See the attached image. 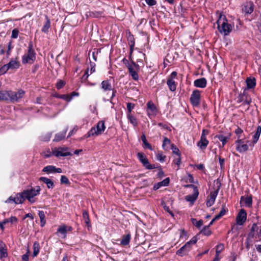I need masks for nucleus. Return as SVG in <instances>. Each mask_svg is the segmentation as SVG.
<instances>
[{"label":"nucleus","instance_id":"20","mask_svg":"<svg viewBox=\"0 0 261 261\" xmlns=\"http://www.w3.org/2000/svg\"><path fill=\"white\" fill-rule=\"evenodd\" d=\"M252 199L251 196H242L241 198V203L246 207L252 205Z\"/></svg>","mask_w":261,"mask_h":261},{"label":"nucleus","instance_id":"41","mask_svg":"<svg viewBox=\"0 0 261 261\" xmlns=\"http://www.w3.org/2000/svg\"><path fill=\"white\" fill-rule=\"evenodd\" d=\"M156 159L158 161L161 162H163L165 161L166 156L163 153V152L161 151H159L157 152L156 154Z\"/></svg>","mask_w":261,"mask_h":261},{"label":"nucleus","instance_id":"3","mask_svg":"<svg viewBox=\"0 0 261 261\" xmlns=\"http://www.w3.org/2000/svg\"><path fill=\"white\" fill-rule=\"evenodd\" d=\"M217 22L219 32L224 37L226 36L228 33V23L226 16L220 14Z\"/></svg>","mask_w":261,"mask_h":261},{"label":"nucleus","instance_id":"42","mask_svg":"<svg viewBox=\"0 0 261 261\" xmlns=\"http://www.w3.org/2000/svg\"><path fill=\"white\" fill-rule=\"evenodd\" d=\"M141 139H142V141L144 145L145 146V147L146 148H148L149 149H150L151 150H152V148L151 146L150 145V144L149 143H148L147 142L145 135H144V134L142 135V136H141Z\"/></svg>","mask_w":261,"mask_h":261},{"label":"nucleus","instance_id":"25","mask_svg":"<svg viewBox=\"0 0 261 261\" xmlns=\"http://www.w3.org/2000/svg\"><path fill=\"white\" fill-rule=\"evenodd\" d=\"M8 64L10 69H15L19 68L20 66L19 62L17 59H11Z\"/></svg>","mask_w":261,"mask_h":261},{"label":"nucleus","instance_id":"8","mask_svg":"<svg viewBox=\"0 0 261 261\" xmlns=\"http://www.w3.org/2000/svg\"><path fill=\"white\" fill-rule=\"evenodd\" d=\"M53 154L56 157L66 156L71 155L66 147H55L53 149Z\"/></svg>","mask_w":261,"mask_h":261},{"label":"nucleus","instance_id":"35","mask_svg":"<svg viewBox=\"0 0 261 261\" xmlns=\"http://www.w3.org/2000/svg\"><path fill=\"white\" fill-rule=\"evenodd\" d=\"M66 232L67 229L65 225H62L59 227L57 233H61L62 235V238H65L66 237Z\"/></svg>","mask_w":261,"mask_h":261},{"label":"nucleus","instance_id":"31","mask_svg":"<svg viewBox=\"0 0 261 261\" xmlns=\"http://www.w3.org/2000/svg\"><path fill=\"white\" fill-rule=\"evenodd\" d=\"M83 218L85 221L87 227L89 228L91 227L90 221L89 217L87 211H83Z\"/></svg>","mask_w":261,"mask_h":261},{"label":"nucleus","instance_id":"50","mask_svg":"<svg viewBox=\"0 0 261 261\" xmlns=\"http://www.w3.org/2000/svg\"><path fill=\"white\" fill-rule=\"evenodd\" d=\"M51 136V134L50 133H48L43 136L42 137L41 140L43 141H48Z\"/></svg>","mask_w":261,"mask_h":261},{"label":"nucleus","instance_id":"39","mask_svg":"<svg viewBox=\"0 0 261 261\" xmlns=\"http://www.w3.org/2000/svg\"><path fill=\"white\" fill-rule=\"evenodd\" d=\"M171 146V141L167 138H164L162 147L164 150H168L169 148V146Z\"/></svg>","mask_w":261,"mask_h":261},{"label":"nucleus","instance_id":"33","mask_svg":"<svg viewBox=\"0 0 261 261\" xmlns=\"http://www.w3.org/2000/svg\"><path fill=\"white\" fill-rule=\"evenodd\" d=\"M38 215L39 216V218L40 219V223H41V226L43 227L46 223L45 218V214L43 211H40L38 212Z\"/></svg>","mask_w":261,"mask_h":261},{"label":"nucleus","instance_id":"5","mask_svg":"<svg viewBox=\"0 0 261 261\" xmlns=\"http://www.w3.org/2000/svg\"><path fill=\"white\" fill-rule=\"evenodd\" d=\"M250 141L244 140L243 139H239L235 142L236 150L240 153L244 152L249 150Z\"/></svg>","mask_w":261,"mask_h":261},{"label":"nucleus","instance_id":"51","mask_svg":"<svg viewBox=\"0 0 261 261\" xmlns=\"http://www.w3.org/2000/svg\"><path fill=\"white\" fill-rule=\"evenodd\" d=\"M43 155L45 158H48L51 156L53 154V151H51L49 149L45 150L43 153Z\"/></svg>","mask_w":261,"mask_h":261},{"label":"nucleus","instance_id":"37","mask_svg":"<svg viewBox=\"0 0 261 261\" xmlns=\"http://www.w3.org/2000/svg\"><path fill=\"white\" fill-rule=\"evenodd\" d=\"M127 117L129 120V122L134 126H136L138 124V122L135 117H134L131 113L127 114Z\"/></svg>","mask_w":261,"mask_h":261},{"label":"nucleus","instance_id":"62","mask_svg":"<svg viewBox=\"0 0 261 261\" xmlns=\"http://www.w3.org/2000/svg\"><path fill=\"white\" fill-rule=\"evenodd\" d=\"M10 222L11 223H16L17 222V219L14 216H12L9 218Z\"/></svg>","mask_w":261,"mask_h":261},{"label":"nucleus","instance_id":"36","mask_svg":"<svg viewBox=\"0 0 261 261\" xmlns=\"http://www.w3.org/2000/svg\"><path fill=\"white\" fill-rule=\"evenodd\" d=\"M40 245L37 242H34L33 244V256H36L39 252Z\"/></svg>","mask_w":261,"mask_h":261},{"label":"nucleus","instance_id":"54","mask_svg":"<svg viewBox=\"0 0 261 261\" xmlns=\"http://www.w3.org/2000/svg\"><path fill=\"white\" fill-rule=\"evenodd\" d=\"M135 105L131 103H127V109L128 111L127 113H130L132 110L134 108Z\"/></svg>","mask_w":261,"mask_h":261},{"label":"nucleus","instance_id":"53","mask_svg":"<svg viewBox=\"0 0 261 261\" xmlns=\"http://www.w3.org/2000/svg\"><path fill=\"white\" fill-rule=\"evenodd\" d=\"M234 132H235V134L238 136V139H240L241 135L243 133V130L242 129H241L240 128L238 127L236 129Z\"/></svg>","mask_w":261,"mask_h":261},{"label":"nucleus","instance_id":"47","mask_svg":"<svg viewBox=\"0 0 261 261\" xmlns=\"http://www.w3.org/2000/svg\"><path fill=\"white\" fill-rule=\"evenodd\" d=\"M9 69V66H8V64H6L2 66L0 68V74H5Z\"/></svg>","mask_w":261,"mask_h":261},{"label":"nucleus","instance_id":"6","mask_svg":"<svg viewBox=\"0 0 261 261\" xmlns=\"http://www.w3.org/2000/svg\"><path fill=\"white\" fill-rule=\"evenodd\" d=\"M197 239L196 237H193L190 241L186 243L185 245L181 247L176 252V254L180 256L186 255L192 248V245L196 244Z\"/></svg>","mask_w":261,"mask_h":261},{"label":"nucleus","instance_id":"64","mask_svg":"<svg viewBox=\"0 0 261 261\" xmlns=\"http://www.w3.org/2000/svg\"><path fill=\"white\" fill-rule=\"evenodd\" d=\"M95 65L94 63L92 65L91 64V69H90V74H92L93 72H95Z\"/></svg>","mask_w":261,"mask_h":261},{"label":"nucleus","instance_id":"26","mask_svg":"<svg viewBox=\"0 0 261 261\" xmlns=\"http://www.w3.org/2000/svg\"><path fill=\"white\" fill-rule=\"evenodd\" d=\"M39 179L40 181H43V182L46 184L48 189H52L54 187V182L51 179L47 177H40Z\"/></svg>","mask_w":261,"mask_h":261},{"label":"nucleus","instance_id":"46","mask_svg":"<svg viewBox=\"0 0 261 261\" xmlns=\"http://www.w3.org/2000/svg\"><path fill=\"white\" fill-rule=\"evenodd\" d=\"M171 149L173 153L176 154L177 156H180L179 149L173 144H171Z\"/></svg>","mask_w":261,"mask_h":261},{"label":"nucleus","instance_id":"13","mask_svg":"<svg viewBox=\"0 0 261 261\" xmlns=\"http://www.w3.org/2000/svg\"><path fill=\"white\" fill-rule=\"evenodd\" d=\"M137 156L140 161L142 163L143 166L148 169H152L155 168L153 165H150L148 162V159L145 157L143 153L139 152L137 154Z\"/></svg>","mask_w":261,"mask_h":261},{"label":"nucleus","instance_id":"61","mask_svg":"<svg viewBox=\"0 0 261 261\" xmlns=\"http://www.w3.org/2000/svg\"><path fill=\"white\" fill-rule=\"evenodd\" d=\"M219 164L221 169H223L224 167V159L219 158Z\"/></svg>","mask_w":261,"mask_h":261},{"label":"nucleus","instance_id":"59","mask_svg":"<svg viewBox=\"0 0 261 261\" xmlns=\"http://www.w3.org/2000/svg\"><path fill=\"white\" fill-rule=\"evenodd\" d=\"M61 97L67 101H70L72 99V96L68 95H63Z\"/></svg>","mask_w":261,"mask_h":261},{"label":"nucleus","instance_id":"29","mask_svg":"<svg viewBox=\"0 0 261 261\" xmlns=\"http://www.w3.org/2000/svg\"><path fill=\"white\" fill-rule=\"evenodd\" d=\"M101 88L104 91H110L112 90V86L108 81H103L101 84Z\"/></svg>","mask_w":261,"mask_h":261},{"label":"nucleus","instance_id":"22","mask_svg":"<svg viewBox=\"0 0 261 261\" xmlns=\"http://www.w3.org/2000/svg\"><path fill=\"white\" fill-rule=\"evenodd\" d=\"M247 89H253L256 85V80L253 77H248L246 80Z\"/></svg>","mask_w":261,"mask_h":261},{"label":"nucleus","instance_id":"56","mask_svg":"<svg viewBox=\"0 0 261 261\" xmlns=\"http://www.w3.org/2000/svg\"><path fill=\"white\" fill-rule=\"evenodd\" d=\"M145 2L146 4L150 6H154L156 4L155 0H145Z\"/></svg>","mask_w":261,"mask_h":261},{"label":"nucleus","instance_id":"48","mask_svg":"<svg viewBox=\"0 0 261 261\" xmlns=\"http://www.w3.org/2000/svg\"><path fill=\"white\" fill-rule=\"evenodd\" d=\"M219 140L222 142L223 146H224L227 142V137L222 135H218L217 136Z\"/></svg>","mask_w":261,"mask_h":261},{"label":"nucleus","instance_id":"43","mask_svg":"<svg viewBox=\"0 0 261 261\" xmlns=\"http://www.w3.org/2000/svg\"><path fill=\"white\" fill-rule=\"evenodd\" d=\"M238 101L239 102H243V105H249L251 101L250 98H247L246 100H244V95H240L239 96Z\"/></svg>","mask_w":261,"mask_h":261},{"label":"nucleus","instance_id":"32","mask_svg":"<svg viewBox=\"0 0 261 261\" xmlns=\"http://www.w3.org/2000/svg\"><path fill=\"white\" fill-rule=\"evenodd\" d=\"M167 84L171 91H174L176 90V85L173 79H168Z\"/></svg>","mask_w":261,"mask_h":261},{"label":"nucleus","instance_id":"10","mask_svg":"<svg viewBox=\"0 0 261 261\" xmlns=\"http://www.w3.org/2000/svg\"><path fill=\"white\" fill-rule=\"evenodd\" d=\"M216 184L218 188L214 191L211 192L210 195L208 196L206 200V205L207 206H211L214 204L217 196L220 184L218 181H216Z\"/></svg>","mask_w":261,"mask_h":261},{"label":"nucleus","instance_id":"60","mask_svg":"<svg viewBox=\"0 0 261 261\" xmlns=\"http://www.w3.org/2000/svg\"><path fill=\"white\" fill-rule=\"evenodd\" d=\"M65 85V83L62 81H59L56 85V87L58 89H61Z\"/></svg>","mask_w":261,"mask_h":261},{"label":"nucleus","instance_id":"11","mask_svg":"<svg viewBox=\"0 0 261 261\" xmlns=\"http://www.w3.org/2000/svg\"><path fill=\"white\" fill-rule=\"evenodd\" d=\"M26 199L25 196L23 195V191L21 193H18L14 198L10 197L6 201V203L14 202L16 204L22 203Z\"/></svg>","mask_w":261,"mask_h":261},{"label":"nucleus","instance_id":"63","mask_svg":"<svg viewBox=\"0 0 261 261\" xmlns=\"http://www.w3.org/2000/svg\"><path fill=\"white\" fill-rule=\"evenodd\" d=\"M196 167L198 169L201 170H203L204 169V165L203 164H201L196 165Z\"/></svg>","mask_w":261,"mask_h":261},{"label":"nucleus","instance_id":"21","mask_svg":"<svg viewBox=\"0 0 261 261\" xmlns=\"http://www.w3.org/2000/svg\"><path fill=\"white\" fill-rule=\"evenodd\" d=\"M207 81L205 78L202 77L196 80L194 82V85L196 87L204 88L206 87Z\"/></svg>","mask_w":261,"mask_h":261},{"label":"nucleus","instance_id":"15","mask_svg":"<svg viewBox=\"0 0 261 261\" xmlns=\"http://www.w3.org/2000/svg\"><path fill=\"white\" fill-rule=\"evenodd\" d=\"M136 64L134 63L132 64L127 63V67L128 69L129 74L134 80H137L139 78L138 74L136 71Z\"/></svg>","mask_w":261,"mask_h":261},{"label":"nucleus","instance_id":"58","mask_svg":"<svg viewBox=\"0 0 261 261\" xmlns=\"http://www.w3.org/2000/svg\"><path fill=\"white\" fill-rule=\"evenodd\" d=\"M29 251L28 250L27 252L22 256V259L23 261H29Z\"/></svg>","mask_w":261,"mask_h":261},{"label":"nucleus","instance_id":"12","mask_svg":"<svg viewBox=\"0 0 261 261\" xmlns=\"http://www.w3.org/2000/svg\"><path fill=\"white\" fill-rule=\"evenodd\" d=\"M24 94V91L22 90H19L16 92L10 91V101L13 102L18 101Z\"/></svg>","mask_w":261,"mask_h":261},{"label":"nucleus","instance_id":"45","mask_svg":"<svg viewBox=\"0 0 261 261\" xmlns=\"http://www.w3.org/2000/svg\"><path fill=\"white\" fill-rule=\"evenodd\" d=\"M224 249V246L223 244H220L218 245L216 247V254L220 255V253L222 252Z\"/></svg>","mask_w":261,"mask_h":261},{"label":"nucleus","instance_id":"40","mask_svg":"<svg viewBox=\"0 0 261 261\" xmlns=\"http://www.w3.org/2000/svg\"><path fill=\"white\" fill-rule=\"evenodd\" d=\"M226 213V211L225 210H221V211L220 212V213L218 215H217L215 218L213 219V220L211 221V222L210 223V225H211L213 224L214 222L215 221L219 219L221 217H222Z\"/></svg>","mask_w":261,"mask_h":261},{"label":"nucleus","instance_id":"52","mask_svg":"<svg viewBox=\"0 0 261 261\" xmlns=\"http://www.w3.org/2000/svg\"><path fill=\"white\" fill-rule=\"evenodd\" d=\"M61 182L62 184H68L69 183V180L65 175H62L61 178Z\"/></svg>","mask_w":261,"mask_h":261},{"label":"nucleus","instance_id":"7","mask_svg":"<svg viewBox=\"0 0 261 261\" xmlns=\"http://www.w3.org/2000/svg\"><path fill=\"white\" fill-rule=\"evenodd\" d=\"M36 59L35 53L32 48V45L30 44L28 47V53L24 55L22 57V63H33Z\"/></svg>","mask_w":261,"mask_h":261},{"label":"nucleus","instance_id":"14","mask_svg":"<svg viewBox=\"0 0 261 261\" xmlns=\"http://www.w3.org/2000/svg\"><path fill=\"white\" fill-rule=\"evenodd\" d=\"M254 10V4L252 2H247L244 4L242 11L245 15L250 14Z\"/></svg>","mask_w":261,"mask_h":261},{"label":"nucleus","instance_id":"30","mask_svg":"<svg viewBox=\"0 0 261 261\" xmlns=\"http://www.w3.org/2000/svg\"><path fill=\"white\" fill-rule=\"evenodd\" d=\"M130 240V234H127L123 236L122 238L120 244L123 246L127 245L129 244Z\"/></svg>","mask_w":261,"mask_h":261},{"label":"nucleus","instance_id":"1","mask_svg":"<svg viewBox=\"0 0 261 261\" xmlns=\"http://www.w3.org/2000/svg\"><path fill=\"white\" fill-rule=\"evenodd\" d=\"M247 214L245 211L241 209L236 217V223L231 225V231L232 232H237L241 229L246 221Z\"/></svg>","mask_w":261,"mask_h":261},{"label":"nucleus","instance_id":"4","mask_svg":"<svg viewBox=\"0 0 261 261\" xmlns=\"http://www.w3.org/2000/svg\"><path fill=\"white\" fill-rule=\"evenodd\" d=\"M41 188L39 186L32 188L31 189L23 191V195L30 202L34 203L36 201L35 196L40 194Z\"/></svg>","mask_w":261,"mask_h":261},{"label":"nucleus","instance_id":"49","mask_svg":"<svg viewBox=\"0 0 261 261\" xmlns=\"http://www.w3.org/2000/svg\"><path fill=\"white\" fill-rule=\"evenodd\" d=\"M18 33L19 31L17 29H15L13 30L12 32L11 38H17L18 37Z\"/></svg>","mask_w":261,"mask_h":261},{"label":"nucleus","instance_id":"16","mask_svg":"<svg viewBox=\"0 0 261 261\" xmlns=\"http://www.w3.org/2000/svg\"><path fill=\"white\" fill-rule=\"evenodd\" d=\"M147 113L149 117L154 116L156 114L157 109L154 104L151 102L149 101L147 103Z\"/></svg>","mask_w":261,"mask_h":261},{"label":"nucleus","instance_id":"28","mask_svg":"<svg viewBox=\"0 0 261 261\" xmlns=\"http://www.w3.org/2000/svg\"><path fill=\"white\" fill-rule=\"evenodd\" d=\"M66 134V131H63L57 134L53 140L55 142H59L63 139H64Z\"/></svg>","mask_w":261,"mask_h":261},{"label":"nucleus","instance_id":"38","mask_svg":"<svg viewBox=\"0 0 261 261\" xmlns=\"http://www.w3.org/2000/svg\"><path fill=\"white\" fill-rule=\"evenodd\" d=\"M46 21L41 30V31L44 33L47 32L50 27V22L49 18L47 17H46Z\"/></svg>","mask_w":261,"mask_h":261},{"label":"nucleus","instance_id":"34","mask_svg":"<svg viewBox=\"0 0 261 261\" xmlns=\"http://www.w3.org/2000/svg\"><path fill=\"white\" fill-rule=\"evenodd\" d=\"M7 256V250L5 248L4 244L0 243V257H6Z\"/></svg>","mask_w":261,"mask_h":261},{"label":"nucleus","instance_id":"44","mask_svg":"<svg viewBox=\"0 0 261 261\" xmlns=\"http://www.w3.org/2000/svg\"><path fill=\"white\" fill-rule=\"evenodd\" d=\"M210 224L207 226H204L201 232L205 236H210L211 234V231L209 229Z\"/></svg>","mask_w":261,"mask_h":261},{"label":"nucleus","instance_id":"27","mask_svg":"<svg viewBox=\"0 0 261 261\" xmlns=\"http://www.w3.org/2000/svg\"><path fill=\"white\" fill-rule=\"evenodd\" d=\"M169 183V178H166L163 181L159 182L157 183L156 184H155L153 187V189L154 190H156L159 189L160 187L162 186H167L168 185Z\"/></svg>","mask_w":261,"mask_h":261},{"label":"nucleus","instance_id":"57","mask_svg":"<svg viewBox=\"0 0 261 261\" xmlns=\"http://www.w3.org/2000/svg\"><path fill=\"white\" fill-rule=\"evenodd\" d=\"M100 15V13L95 12H89V16L92 17H98Z\"/></svg>","mask_w":261,"mask_h":261},{"label":"nucleus","instance_id":"23","mask_svg":"<svg viewBox=\"0 0 261 261\" xmlns=\"http://www.w3.org/2000/svg\"><path fill=\"white\" fill-rule=\"evenodd\" d=\"M208 144V141L207 140L206 137L204 134L201 135L200 141L197 143V146L201 149H205Z\"/></svg>","mask_w":261,"mask_h":261},{"label":"nucleus","instance_id":"24","mask_svg":"<svg viewBox=\"0 0 261 261\" xmlns=\"http://www.w3.org/2000/svg\"><path fill=\"white\" fill-rule=\"evenodd\" d=\"M0 100L10 101V91H0Z\"/></svg>","mask_w":261,"mask_h":261},{"label":"nucleus","instance_id":"2","mask_svg":"<svg viewBox=\"0 0 261 261\" xmlns=\"http://www.w3.org/2000/svg\"><path fill=\"white\" fill-rule=\"evenodd\" d=\"M106 126L103 121H99L96 127H93L91 129L85 134L82 138V139L89 138L94 137L101 134L105 130Z\"/></svg>","mask_w":261,"mask_h":261},{"label":"nucleus","instance_id":"9","mask_svg":"<svg viewBox=\"0 0 261 261\" xmlns=\"http://www.w3.org/2000/svg\"><path fill=\"white\" fill-rule=\"evenodd\" d=\"M190 102L193 107H198L200 103V92L198 90L193 91L191 97Z\"/></svg>","mask_w":261,"mask_h":261},{"label":"nucleus","instance_id":"19","mask_svg":"<svg viewBox=\"0 0 261 261\" xmlns=\"http://www.w3.org/2000/svg\"><path fill=\"white\" fill-rule=\"evenodd\" d=\"M198 191L197 189L195 187L194 188V193L192 194L188 195L185 196V199L190 202L192 204H193L194 201L196 200L198 195Z\"/></svg>","mask_w":261,"mask_h":261},{"label":"nucleus","instance_id":"55","mask_svg":"<svg viewBox=\"0 0 261 261\" xmlns=\"http://www.w3.org/2000/svg\"><path fill=\"white\" fill-rule=\"evenodd\" d=\"M174 164H176L178 166V169L179 168V166L181 163V159L180 156H177V158L175 159L173 161Z\"/></svg>","mask_w":261,"mask_h":261},{"label":"nucleus","instance_id":"18","mask_svg":"<svg viewBox=\"0 0 261 261\" xmlns=\"http://www.w3.org/2000/svg\"><path fill=\"white\" fill-rule=\"evenodd\" d=\"M261 134V126H258L256 132L252 137L251 142H250V149H252L254 144L257 142Z\"/></svg>","mask_w":261,"mask_h":261},{"label":"nucleus","instance_id":"17","mask_svg":"<svg viewBox=\"0 0 261 261\" xmlns=\"http://www.w3.org/2000/svg\"><path fill=\"white\" fill-rule=\"evenodd\" d=\"M42 171L47 174L54 173H62V170L61 168H57L53 165H48L43 168Z\"/></svg>","mask_w":261,"mask_h":261}]
</instances>
